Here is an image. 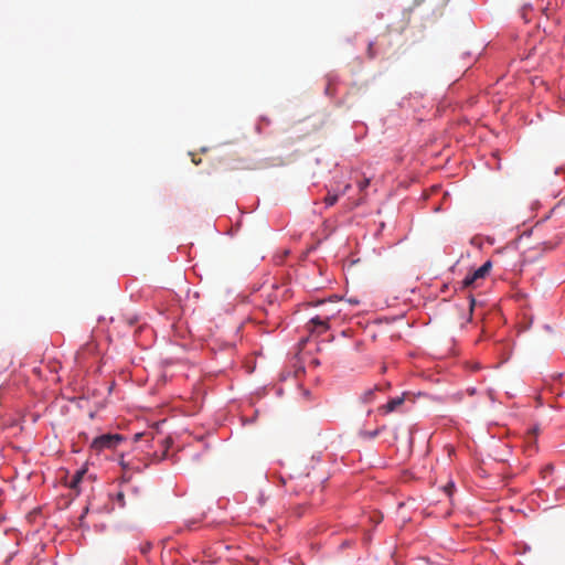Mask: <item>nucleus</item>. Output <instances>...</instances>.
<instances>
[{
  "label": "nucleus",
  "mask_w": 565,
  "mask_h": 565,
  "mask_svg": "<svg viewBox=\"0 0 565 565\" xmlns=\"http://www.w3.org/2000/svg\"><path fill=\"white\" fill-rule=\"evenodd\" d=\"M126 440L121 434H102L92 440L89 448L95 455H100L105 450H116Z\"/></svg>",
  "instance_id": "nucleus-1"
},
{
  "label": "nucleus",
  "mask_w": 565,
  "mask_h": 565,
  "mask_svg": "<svg viewBox=\"0 0 565 565\" xmlns=\"http://www.w3.org/2000/svg\"><path fill=\"white\" fill-rule=\"evenodd\" d=\"M334 316V312H326L317 315L307 322L306 329L310 333L322 334L330 329L329 321Z\"/></svg>",
  "instance_id": "nucleus-2"
},
{
  "label": "nucleus",
  "mask_w": 565,
  "mask_h": 565,
  "mask_svg": "<svg viewBox=\"0 0 565 565\" xmlns=\"http://www.w3.org/2000/svg\"><path fill=\"white\" fill-rule=\"evenodd\" d=\"M492 268V262L487 260L479 268L466 275V277L461 281V288H469L476 286L479 279L486 278Z\"/></svg>",
  "instance_id": "nucleus-3"
},
{
  "label": "nucleus",
  "mask_w": 565,
  "mask_h": 565,
  "mask_svg": "<svg viewBox=\"0 0 565 565\" xmlns=\"http://www.w3.org/2000/svg\"><path fill=\"white\" fill-rule=\"evenodd\" d=\"M404 402H405V393H403L401 396H396L394 398L388 399L387 403L381 405L377 408V412L381 415L391 414V413L397 411V408L399 406H402L404 404Z\"/></svg>",
  "instance_id": "nucleus-4"
},
{
  "label": "nucleus",
  "mask_w": 565,
  "mask_h": 565,
  "mask_svg": "<svg viewBox=\"0 0 565 565\" xmlns=\"http://www.w3.org/2000/svg\"><path fill=\"white\" fill-rule=\"evenodd\" d=\"M87 475V467L83 466L73 476L68 483L70 489L74 490L77 494L81 493L79 484Z\"/></svg>",
  "instance_id": "nucleus-5"
},
{
  "label": "nucleus",
  "mask_w": 565,
  "mask_h": 565,
  "mask_svg": "<svg viewBox=\"0 0 565 565\" xmlns=\"http://www.w3.org/2000/svg\"><path fill=\"white\" fill-rule=\"evenodd\" d=\"M381 391H383V386L374 385L373 387L364 391V393L360 396V399L364 404H371L376 399V394Z\"/></svg>",
  "instance_id": "nucleus-6"
},
{
  "label": "nucleus",
  "mask_w": 565,
  "mask_h": 565,
  "mask_svg": "<svg viewBox=\"0 0 565 565\" xmlns=\"http://www.w3.org/2000/svg\"><path fill=\"white\" fill-rule=\"evenodd\" d=\"M352 188L350 183L345 184L344 188L340 193H331L328 192V195L324 198L326 206H332L337 203L340 195H344L349 192V190Z\"/></svg>",
  "instance_id": "nucleus-7"
},
{
  "label": "nucleus",
  "mask_w": 565,
  "mask_h": 565,
  "mask_svg": "<svg viewBox=\"0 0 565 565\" xmlns=\"http://www.w3.org/2000/svg\"><path fill=\"white\" fill-rule=\"evenodd\" d=\"M385 428V426L383 427H379L374 430H370V431H362V436H364L365 438H369V439H374L375 437H377L380 435V433Z\"/></svg>",
  "instance_id": "nucleus-8"
},
{
  "label": "nucleus",
  "mask_w": 565,
  "mask_h": 565,
  "mask_svg": "<svg viewBox=\"0 0 565 565\" xmlns=\"http://www.w3.org/2000/svg\"><path fill=\"white\" fill-rule=\"evenodd\" d=\"M371 179L364 177L362 180L356 181V186L360 192H363L370 185Z\"/></svg>",
  "instance_id": "nucleus-9"
},
{
  "label": "nucleus",
  "mask_w": 565,
  "mask_h": 565,
  "mask_svg": "<svg viewBox=\"0 0 565 565\" xmlns=\"http://www.w3.org/2000/svg\"><path fill=\"white\" fill-rule=\"evenodd\" d=\"M532 9V4L530 2L525 3L521 9L522 18L525 20V22L530 21V18H527V12Z\"/></svg>",
  "instance_id": "nucleus-10"
},
{
  "label": "nucleus",
  "mask_w": 565,
  "mask_h": 565,
  "mask_svg": "<svg viewBox=\"0 0 565 565\" xmlns=\"http://www.w3.org/2000/svg\"><path fill=\"white\" fill-rule=\"evenodd\" d=\"M367 55H369L370 58H374L377 55V53L374 50V42L373 41H370L369 44H367Z\"/></svg>",
  "instance_id": "nucleus-11"
},
{
  "label": "nucleus",
  "mask_w": 565,
  "mask_h": 565,
  "mask_svg": "<svg viewBox=\"0 0 565 565\" xmlns=\"http://www.w3.org/2000/svg\"><path fill=\"white\" fill-rule=\"evenodd\" d=\"M152 547V544L150 542H146L140 545V552L146 555Z\"/></svg>",
  "instance_id": "nucleus-12"
},
{
  "label": "nucleus",
  "mask_w": 565,
  "mask_h": 565,
  "mask_svg": "<svg viewBox=\"0 0 565 565\" xmlns=\"http://www.w3.org/2000/svg\"><path fill=\"white\" fill-rule=\"evenodd\" d=\"M116 499H117V501H118L120 507L125 505V497H124L122 492H118L117 495H116Z\"/></svg>",
  "instance_id": "nucleus-13"
},
{
  "label": "nucleus",
  "mask_w": 565,
  "mask_h": 565,
  "mask_svg": "<svg viewBox=\"0 0 565 565\" xmlns=\"http://www.w3.org/2000/svg\"><path fill=\"white\" fill-rule=\"evenodd\" d=\"M119 463H120V466H121L124 469H130V468H131V467H130V463L125 461L124 456H121Z\"/></svg>",
  "instance_id": "nucleus-14"
},
{
  "label": "nucleus",
  "mask_w": 565,
  "mask_h": 565,
  "mask_svg": "<svg viewBox=\"0 0 565 565\" xmlns=\"http://www.w3.org/2000/svg\"><path fill=\"white\" fill-rule=\"evenodd\" d=\"M469 302H470V307L473 308V306L476 303V299L471 295L469 296Z\"/></svg>",
  "instance_id": "nucleus-15"
},
{
  "label": "nucleus",
  "mask_w": 565,
  "mask_h": 565,
  "mask_svg": "<svg viewBox=\"0 0 565 565\" xmlns=\"http://www.w3.org/2000/svg\"><path fill=\"white\" fill-rule=\"evenodd\" d=\"M467 392L470 394V395H475L477 390L475 387H469L467 388Z\"/></svg>",
  "instance_id": "nucleus-16"
},
{
  "label": "nucleus",
  "mask_w": 565,
  "mask_h": 565,
  "mask_svg": "<svg viewBox=\"0 0 565 565\" xmlns=\"http://www.w3.org/2000/svg\"><path fill=\"white\" fill-rule=\"evenodd\" d=\"M552 470H553V466L548 465V466H546V468H545V470H544V471H548V472H550V471H552Z\"/></svg>",
  "instance_id": "nucleus-17"
},
{
  "label": "nucleus",
  "mask_w": 565,
  "mask_h": 565,
  "mask_svg": "<svg viewBox=\"0 0 565 565\" xmlns=\"http://www.w3.org/2000/svg\"><path fill=\"white\" fill-rule=\"evenodd\" d=\"M87 512H88V508H86V509L84 510V512H83V513H82V515H81V519H83Z\"/></svg>",
  "instance_id": "nucleus-18"
},
{
  "label": "nucleus",
  "mask_w": 565,
  "mask_h": 565,
  "mask_svg": "<svg viewBox=\"0 0 565 565\" xmlns=\"http://www.w3.org/2000/svg\"><path fill=\"white\" fill-rule=\"evenodd\" d=\"M362 203V200L360 199L358 202L354 203L355 206L360 205Z\"/></svg>",
  "instance_id": "nucleus-19"
},
{
  "label": "nucleus",
  "mask_w": 565,
  "mask_h": 565,
  "mask_svg": "<svg viewBox=\"0 0 565 565\" xmlns=\"http://www.w3.org/2000/svg\"><path fill=\"white\" fill-rule=\"evenodd\" d=\"M465 56H470V53H469V52H466V53L463 54V57H465Z\"/></svg>",
  "instance_id": "nucleus-20"
}]
</instances>
